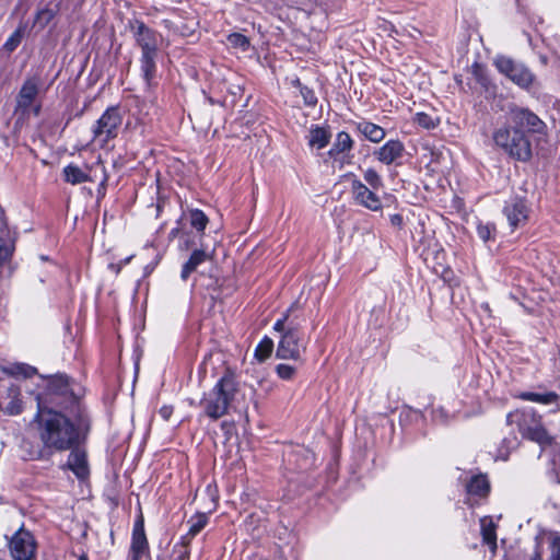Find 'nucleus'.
Instances as JSON below:
<instances>
[{
  "instance_id": "36",
  "label": "nucleus",
  "mask_w": 560,
  "mask_h": 560,
  "mask_svg": "<svg viewBox=\"0 0 560 560\" xmlns=\"http://www.w3.org/2000/svg\"><path fill=\"white\" fill-rule=\"evenodd\" d=\"M276 372L280 378L290 381L294 377L296 369L293 365L281 363L276 366Z\"/></svg>"
},
{
  "instance_id": "53",
  "label": "nucleus",
  "mask_w": 560,
  "mask_h": 560,
  "mask_svg": "<svg viewBox=\"0 0 560 560\" xmlns=\"http://www.w3.org/2000/svg\"><path fill=\"white\" fill-rule=\"evenodd\" d=\"M0 560H2V559H0Z\"/></svg>"
},
{
  "instance_id": "24",
  "label": "nucleus",
  "mask_w": 560,
  "mask_h": 560,
  "mask_svg": "<svg viewBox=\"0 0 560 560\" xmlns=\"http://www.w3.org/2000/svg\"><path fill=\"white\" fill-rule=\"evenodd\" d=\"M307 140L311 147H315L320 150L329 143L330 133L326 128L315 126L310 130Z\"/></svg>"
},
{
  "instance_id": "6",
  "label": "nucleus",
  "mask_w": 560,
  "mask_h": 560,
  "mask_svg": "<svg viewBox=\"0 0 560 560\" xmlns=\"http://www.w3.org/2000/svg\"><path fill=\"white\" fill-rule=\"evenodd\" d=\"M122 124V115L119 106H109L92 126L93 140L101 147L115 139Z\"/></svg>"
},
{
  "instance_id": "42",
  "label": "nucleus",
  "mask_w": 560,
  "mask_h": 560,
  "mask_svg": "<svg viewBox=\"0 0 560 560\" xmlns=\"http://www.w3.org/2000/svg\"><path fill=\"white\" fill-rule=\"evenodd\" d=\"M389 220H390V223L394 225V226H398L400 228L404 223V219H402V215L399 214V213H395V214H392L389 217Z\"/></svg>"
},
{
  "instance_id": "35",
  "label": "nucleus",
  "mask_w": 560,
  "mask_h": 560,
  "mask_svg": "<svg viewBox=\"0 0 560 560\" xmlns=\"http://www.w3.org/2000/svg\"><path fill=\"white\" fill-rule=\"evenodd\" d=\"M495 228L491 223L480 222L477 225V234L483 242H488L489 240H491Z\"/></svg>"
},
{
  "instance_id": "47",
  "label": "nucleus",
  "mask_w": 560,
  "mask_h": 560,
  "mask_svg": "<svg viewBox=\"0 0 560 560\" xmlns=\"http://www.w3.org/2000/svg\"><path fill=\"white\" fill-rule=\"evenodd\" d=\"M101 171H102V174H103V178H102V182H101V187L104 188L105 184L107 182V176H106L105 170H104V167L102 165H101Z\"/></svg>"
},
{
  "instance_id": "21",
  "label": "nucleus",
  "mask_w": 560,
  "mask_h": 560,
  "mask_svg": "<svg viewBox=\"0 0 560 560\" xmlns=\"http://www.w3.org/2000/svg\"><path fill=\"white\" fill-rule=\"evenodd\" d=\"M482 540L492 551L497 549V526L490 516L480 520Z\"/></svg>"
},
{
  "instance_id": "37",
  "label": "nucleus",
  "mask_w": 560,
  "mask_h": 560,
  "mask_svg": "<svg viewBox=\"0 0 560 560\" xmlns=\"http://www.w3.org/2000/svg\"><path fill=\"white\" fill-rule=\"evenodd\" d=\"M549 560H560V534L556 533L550 538Z\"/></svg>"
},
{
  "instance_id": "7",
  "label": "nucleus",
  "mask_w": 560,
  "mask_h": 560,
  "mask_svg": "<svg viewBox=\"0 0 560 560\" xmlns=\"http://www.w3.org/2000/svg\"><path fill=\"white\" fill-rule=\"evenodd\" d=\"M494 63L500 73L508 77L520 88L527 89L534 81L535 77L526 66L509 57L500 56L495 59Z\"/></svg>"
},
{
  "instance_id": "10",
  "label": "nucleus",
  "mask_w": 560,
  "mask_h": 560,
  "mask_svg": "<svg viewBox=\"0 0 560 560\" xmlns=\"http://www.w3.org/2000/svg\"><path fill=\"white\" fill-rule=\"evenodd\" d=\"M372 188H369L355 176H352L351 180V194L354 201L372 211H378L382 209V201L380 197Z\"/></svg>"
},
{
  "instance_id": "30",
  "label": "nucleus",
  "mask_w": 560,
  "mask_h": 560,
  "mask_svg": "<svg viewBox=\"0 0 560 560\" xmlns=\"http://www.w3.org/2000/svg\"><path fill=\"white\" fill-rule=\"evenodd\" d=\"M273 340L265 337L256 347L255 357L258 361L262 362L270 357L273 350Z\"/></svg>"
},
{
  "instance_id": "45",
  "label": "nucleus",
  "mask_w": 560,
  "mask_h": 560,
  "mask_svg": "<svg viewBox=\"0 0 560 560\" xmlns=\"http://www.w3.org/2000/svg\"><path fill=\"white\" fill-rule=\"evenodd\" d=\"M10 249L8 247H0V260H5L10 256Z\"/></svg>"
},
{
  "instance_id": "43",
  "label": "nucleus",
  "mask_w": 560,
  "mask_h": 560,
  "mask_svg": "<svg viewBox=\"0 0 560 560\" xmlns=\"http://www.w3.org/2000/svg\"><path fill=\"white\" fill-rule=\"evenodd\" d=\"M159 413L164 420H168L173 413V408L170 406H163Z\"/></svg>"
},
{
  "instance_id": "27",
  "label": "nucleus",
  "mask_w": 560,
  "mask_h": 560,
  "mask_svg": "<svg viewBox=\"0 0 560 560\" xmlns=\"http://www.w3.org/2000/svg\"><path fill=\"white\" fill-rule=\"evenodd\" d=\"M25 24H20L18 28L10 35V37L5 40V43L2 46V49L7 52L11 54L13 52L19 45L21 44L24 33H25Z\"/></svg>"
},
{
  "instance_id": "39",
  "label": "nucleus",
  "mask_w": 560,
  "mask_h": 560,
  "mask_svg": "<svg viewBox=\"0 0 560 560\" xmlns=\"http://www.w3.org/2000/svg\"><path fill=\"white\" fill-rule=\"evenodd\" d=\"M36 369L26 364H19L11 371L12 374L31 377L35 374Z\"/></svg>"
},
{
  "instance_id": "8",
  "label": "nucleus",
  "mask_w": 560,
  "mask_h": 560,
  "mask_svg": "<svg viewBox=\"0 0 560 560\" xmlns=\"http://www.w3.org/2000/svg\"><path fill=\"white\" fill-rule=\"evenodd\" d=\"M36 541L33 534L21 527L10 539L9 548L15 560H32L36 552Z\"/></svg>"
},
{
  "instance_id": "11",
  "label": "nucleus",
  "mask_w": 560,
  "mask_h": 560,
  "mask_svg": "<svg viewBox=\"0 0 560 560\" xmlns=\"http://www.w3.org/2000/svg\"><path fill=\"white\" fill-rule=\"evenodd\" d=\"M528 211L526 200L517 196L510 198L503 208V213L512 230L523 226L526 223Z\"/></svg>"
},
{
  "instance_id": "44",
  "label": "nucleus",
  "mask_w": 560,
  "mask_h": 560,
  "mask_svg": "<svg viewBox=\"0 0 560 560\" xmlns=\"http://www.w3.org/2000/svg\"><path fill=\"white\" fill-rule=\"evenodd\" d=\"M475 74H476V78L477 80L483 85L486 86L487 83H488V79L481 73L479 72L478 70L475 71Z\"/></svg>"
},
{
  "instance_id": "41",
  "label": "nucleus",
  "mask_w": 560,
  "mask_h": 560,
  "mask_svg": "<svg viewBox=\"0 0 560 560\" xmlns=\"http://www.w3.org/2000/svg\"><path fill=\"white\" fill-rule=\"evenodd\" d=\"M22 411L21 402L19 400H12L7 406V412L9 415H19Z\"/></svg>"
},
{
  "instance_id": "46",
  "label": "nucleus",
  "mask_w": 560,
  "mask_h": 560,
  "mask_svg": "<svg viewBox=\"0 0 560 560\" xmlns=\"http://www.w3.org/2000/svg\"><path fill=\"white\" fill-rule=\"evenodd\" d=\"M503 443H508L509 447L514 448L517 445V439L516 436H513L511 439H504Z\"/></svg>"
},
{
  "instance_id": "22",
  "label": "nucleus",
  "mask_w": 560,
  "mask_h": 560,
  "mask_svg": "<svg viewBox=\"0 0 560 560\" xmlns=\"http://www.w3.org/2000/svg\"><path fill=\"white\" fill-rule=\"evenodd\" d=\"M158 52L141 54V72L142 77L148 86L151 85L152 80L156 72V59Z\"/></svg>"
},
{
  "instance_id": "12",
  "label": "nucleus",
  "mask_w": 560,
  "mask_h": 560,
  "mask_svg": "<svg viewBox=\"0 0 560 560\" xmlns=\"http://www.w3.org/2000/svg\"><path fill=\"white\" fill-rule=\"evenodd\" d=\"M137 44L141 48V54L158 52L159 35L149 28L143 22L136 21L132 26Z\"/></svg>"
},
{
  "instance_id": "2",
  "label": "nucleus",
  "mask_w": 560,
  "mask_h": 560,
  "mask_svg": "<svg viewBox=\"0 0 560 560\" xmlns=\"http://www.w3.org/2000/svg\"><path fill=\"white\" fill-rule=\"evenodd\" d=\"M35 420L38 422V434L44 447L30 450L28 459H48L50 451L65 452L80 444L79 428L61 412L52 409L39 410Z\"/></svg>"
},
{
  "instance_id": "33",
  "label": "nucleus",
  "mask_w": 560,
  "mask_h": 560,
  "mask_svg": "<svg viewBox=\"0 0 560 560\" xmlns=\"http://www.w3.org/2000/svg\"><path fill=\"white\" fill-rule=\"evenodd\" d=\"M363 178L373 190H378L383 187V182L380 174L373 168H368L363 173Z\"/></svg>"
},
{
  "instance_id": "28",
  "label": "nucleus",
  "mask_w": 560,
  "mask_h": 560,
  "mask_svg": "<svg viewBox=\"0 0 560 560\" xmlns=\"http://www.w3.org/2000/svg\"><path fill=\"white\" fill-rule=\"evenodd\" d=\"M56 16V11L50 8L39 9L34 18V26L44 30Z\"/></svg>"
},
{
  "instance_id": "31",
  "label": "nucleus",
  "mask_w": 560,
  "mask_h": 560,
  "mask_svg": "<svg viewBox=\"0 0 560 560\" xmlns=\"http://www.w3.org/2000/svg\"><path fill=\"white\" fill-rule=\"evenodd\" d=\"M189 221L191 226L198 232H202L209 222L208 217L199 209H192L189 211Z\"/></svg>"
},
{
  "instance_id": "13",
  "label": "nucleus",
  "mask_w": 560,
  "mask_h": 560,
  "mask_svg": "<svg viewBox=\"0 0 560 560\" xmlns=\"http://www.w3.org/2000/svg\"><path fill=\"white\" fill-rule=\"evenodd\" d=\"M353 148V140L346 131L337 133L335 142L328 151V155L332 159L334 163H339L340 167L345 163H349L348 153Z\"/></svg>"
},
{
  "instance_id": "52",
  "label": "nucleus",
  "mask_w": 560,
  "mask_h": 560,
  "mask_svg": "<svg viewBox=\"0 0 560 560\" xmlns=\"http://www.w3.org/2000/svg\"><path fill=\"white\" fill-rule=\"evenodd\" d=\"M130 259H131V257H128L125 260H122L121 264L126 265V264H128L130 261Z\"/></svg>"
},
{
  "instance_id": "34",
  "label": "nucleus",
  "mask_w": 560,
  "mask_h": 560,
  "mask_svg": "<svg viewBox=\"0 0 560 560\" xmlns=\"http://www.w3.org/2000/svg\"><path fill=\"white\" fill-rule=\"evenodd\" d=\"M228 43L235 48H240L243 51L249 47V39L241 33H232L228 36Z\"/></svg>"
},
{
  "instance_id": "3",
  "label": "nucleus",
  "mask_w": 560,
  "mask_h": 560,
  "mask_svg": "<svg viewBox=\"0 0 560 560\" xmlns=\"http://www.w3.org/2000/svg\"><path fill=\"white\" fill-rule=\"evenodd\" d=\"M237 393V383L232 374L223 375L211 390L205 394L200 401L205 415L218 420L229 412L230 406Z\"/></svg>"
},
{
  "instance_id": "1",
  "label": "nucleus",
  "mask_w": 560,
  "mask_h": 560,
  "mask_svg": "<svg viewBox=\"0 0 560 560\" xmlns=\"http://www.w3.org/2000/svg\"><path fill=\"white\" fill-rule=\"evenodd\" d=\"M545 128V122L536 114L526 108L514 107L509 112L505 122L494 130L493 141L510 158L527 162L533 151L526 131L542 133Z\"/></svg>"
},
{
  "instance_id": "17",
  "label": "nucleus",
  "mask_w": 560,
  "mask_h": 560,
  "mask_svg": "<svg viewBox=\"0 0 560 560\" xmlns=\"http://www.w3.org/2000/svg\"><path fill=\"white\" fill-rule=\"evenodd\" d=\"M466 492L468 494V502L472 497L485 498L490 492V483L486 475L479 474L472 476L466 483Z\"/></svg>"
},
{
  "instance_id": "26",
  "label": "nucleus",
  "mask_w": 560,
  "mask_h": 560,
  "mask_svg": "<svg viewBox=\"0 0 560 560\" xmlns=\"http://www.w3.org/2000/svg\"><path fill=\"white\" fill-rule=\"evenodd\" d=\"M48 389L54 395L63 397L70 395L72 398H74L70 389L69 378L66 375H57L52 377L48 383Z\"/></svg>"
},
{
  "instance_id": "9",
  "label": "nucleus",
  "mask_w": 560,
  "mask_h": 560,
  "mask_svg": "<svg viewBox=\"0 0 560 560\" xmlns=\"http://www.w3.org/2000/svg\"><path fill=\"white\" fill-rule=\"evenodd\" d=\"M42 84L40 77L35 74L28 77L21 86V90L16 96V112H21L23 115L30 113L31 107L39 93V86Z\"/></svg>"
},
{
  "instance_id": "48",
  "label": "nucleus",
  "mask_w": 560,
  "mask_h": 560,
  "mask_svg": "<svg viewBox=\"0 0 560 560\" xmlns=\"http://www.w3.org/2000/svg\"><path fill=\"white\" fill-rule=\"evenodd\" d=\"M31 109H33L35 116H38L40 113V105L32 106Z\"/></svg>"
},
{
  "instance_id": "18",
  "label": "nucleus",
  "mask_w": 560,
  "mask_h": 560,
  "mask_svg": "<svg viewBox=\"0 0 560 560\" xmlns=\"http://www.w3.org/2000/svg\"><path fill=\"white\" fill-rule=\"evenodd\" d=\"M62 174L65 182L71 185H79L82 183L94 180V178L89 173H86L75 164H69L65 166L62 170Z\"/></svg>"
},
{
  "instance_id": "14",
  "label": "nucleus",
  "mask_w": 560,
  "mask_h": 560,
  "mask_svg": "<svg viewBox=\"0 0 560 560\" xmlns=\"http://www.w3.org/2000/svg\"><path fill=\"white\" fill-rule=\"evenodd\" d=\"M149 550V544L144 532L143 520L135 523L130 546V560H140Z\"/></svg>"
},
{
  "instance_id": "51",
  "label": "nucleus",
  "mask_w": 560,
  "mask_h": 560,
  "mask_svg": "<svg viewBox=\"0 0 560 560\" xmlns=\"http://www.w3.org/2000/svg\"><path fill=\"white\" fill-rule=\"evenodd\" d=\"M78 560H89L86 555H81Z\"/></svg>"
},
{
  "instance_id": "25",
  "label": "nucleus",
  "mask_w": 560,
  "mask_h": 560,
  "mask_svg": "<svg viewBox=\"0 0 560 560\" xmlns=\"http://www.w3.org/2000/svg\"><path fill=\"white\" fill-rule=\"evenodd\" d=\"M209 517L206 513H197L188 520L189 528L186 535H184L185 541L192 540L208 524Z\"/></svg>"
},
{
  "instance_id": "50",
  "label": "nucleus",
  "mask_w": 560,
  "mask_h": 560,
  "mask_svg": "<svg viewBox=\"0 0 560 560\" xmlns=\"http://www.w3.org/2000/svg\"><path fill=\"white\" fill-rule=\"evenodd\" d=\"M109 267H110L112 269H114L116 272H119V271H120V268H121V266H120V265H119V266H117V267H116L115 265H110Z\"/></svg>"
},
{
  "instance_id": "5",
  "label": "nucleus",
  "mask_w": 560,
  "mask_h": 560,
  "mask_svg": "<svg viewBox=\"0 0 560 560\" xmlns=\"http://www.w3.org/2000/svg\"><path fill=\"white\" fill-rule=\"evenodd\" d=\"M508 421L515 423L523 438L538 443L541 447L552 444V438L544 427L541 417L532 408L508 415Z\"/></svg>"
},
{
  "instance_id": "40",
  "label": "nucleus",
  "mask_w": 560,
  "mask_h": 560,
  "mask_svg": "<svg viewBox=\"0 0 560 560\" xmlns=\"http://www.w3.org/2000/svg\"><path fill=\"white\" fill-rule=\"evenodd\" d=\"M162 25L172 31L174 34H179V35H184L185 33L182 31L180 26L178 25L177 22L173 21V20H170V19H165L162 21Z\"/></svg>"
},
{
  "instance_id": "49",
  "label": "nucleus",
  "mask_w": 560,
  "mask_h": 560,
  "mask_svg": "<svg viewBox=\"0 0 560 560\" xmlns=\"http://www.w3.org/2000/svg\"><path fill=\"white\" fill-rule=\"evenodd\" d=\"M177 233H178V229H173V230L171 231L170 235H171L172 237H175V236L177 235Z\"/></svg>"
},
{
  "instance_id": "38",
  "label": "nucleus",
  "mask_w": 560,
  "mask_h": 560,
  "mask_svg": "<svg viewBox=\"0 0 560 560\" xmlns=\"http://www.w3.org/2000/svg\"><path fill=\"white\" fill-rule=\"evenodd\" d=\"M416 121L419 126L425 129H433L436 126L434 119L425 113H418L416 115Z\"/></svg>"
},
{
  "instance_id": "23",
  "label": "nucleus",
  "mask_w": 560,
  "mask_h": 560,
  "mask_svg": "<svg viewBox=\"0 0 560 560\" xmlns=\"http://www.w3.org/2000/svg\"><path fill=\"white\" fill-rule=\"evenodd\" d=\"M523 400L534 401L542 405H551L557 404V410H560V396L553 392L546 393H534V392H525L520 395Z\"/></svg>"
},
{
  "instance_id": "32",
  "label": "nucleus",
  "mask_w": 560,
  "mask_h": 560,
  "mask_svg": "<svg viewBox=\"0 0 560 560\" xmlns=\"http://www.w3.org/2000/svg\"><path fill=\"white\" fill-rule=\"evenodd\" d=\"M190 540L185 541L184 537H180V541L175 544L172 551L173 560H188L190 556Z\"/></svg>"
},
{
  "instance_id": "16",
  "label": "nucleus",
  "mask_w": 560,
  "mask_h": 560,
  "mask_svg": "<svg viewBox=\"0 0 560 560\" xmlns=\"http://www.w3.org/2000/svg\"><path fill=\"white\" fill-rule=\"evenodd\" d=\"M405 145L399 140H388L384 145L374 152L376 159L386 164L390 165L398 159L402 158Z\"/></svg>"
},
{
  "instance_id": "19",
  "label": "nucleus",
  "mask_w": 560,
  "mask_h": 560,
  "mask_svg": "<svg viewBox=\"0 0 560 560\" xmlns=\"http://www.w3.org/2000/svg\"><path fill=\"white\" fill-rule=\"evenodd\" d=\"M357 130L374 143L381 142L386 135L381 126L366 120L358 122Z\"/></svg>"
},
{
  "instance_id": "20",
  "label": "nucleus",
  "mask_w": 560,
  "mask_h": 560,
  "mask_svg": "<svg viewBox=\"0 0 560 560\" xmlns=\"http://www.w3.org/2000/svg\"><path fill=\"white\" fill-rule=\"evenodd\" d=\"M210 256L202 249H195L189 259L184 264L180 278L186 281L188 277L200 266L202 262H205L207 259H209Z\"/></svg>"
},
{
  "instance_id": "15",
  "label": "nucleus",
  "mask_w": 560,
  "mask_h": 560,
  "mask_svg": "<svg viewBox=\"0 0 560 560\" xmlns=\"http://www.w3.org/2000/svg\"><path fill=\"white\" fill-rule=\"evenodd\" d=\"M67 467L77 476L79 479L88 478L90 470L86 459V453L78 446L69 450Z\"/></svg>"
},
{
  "instance_id": "4",
  "label": "nucleus",
  "mask_w": 560,
  "mask_h": 560,
  "mask_svg": "<svg viewBox=\"0 0 560 560\" xmlns=\"http://www.w3.org/2000/svg\"><path fill=\"white\" fill-rule=\"evenodd\" d=\"M289 316L290 310L273 325V329L281 334L276 350V357L281 360L301 361L306 351V341L298 325H293V323L290 322L289 326H285Z\"/></svg>"
},
{
  "instance_id": "29",
  "label": "nucleus",
  "mask_w": 560,
  "mask_h": 560,
  "mask_svg": "<svg viewBox=\"0 0 560 560\" xmlns=\"http://www.w3.org/2000/svg\"><path fill=\"white\" fill-rule=\"evenodd\" d=\"M292 85L299 89L301 96L303 97L304 104L310 107H314L317 104V96L315 92L306 85H303L300 79H294Z\"/></svg>"
}]
</instances>
